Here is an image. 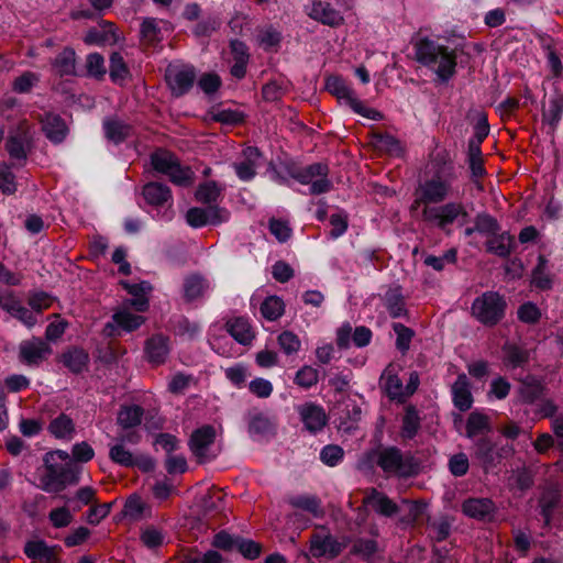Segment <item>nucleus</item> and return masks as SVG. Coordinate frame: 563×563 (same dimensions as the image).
I'll return each mask as SVG.
<instances>
[{
	"instance_id": "f257e3e1",
	"label": "nucleus",
	"mask_w": 563,
	"mask_h": 563,
	"mask_svg": "<svg viewBox=\"0 0 563 563\" xmlns=\"http://www.w3.org/2000/svg\"><path fill=\"white\" fill-rule=\"evenodd\" d=\"M456 178L454 166L443 165L431 177L424 179L417 189L415 203L424 205L422 219L443 231L455 221L461 220V224H463L468 217L465 207L461 202L429 206L431 203H441L453 197L455 195L454 184Z\"/></svg>"
},
{
	"instance_id": "f03ea898",
	"label": "nucleus",
	"mask_w": 563,
	"mask_h": 563,
	"mask_svg": "<svg viewBox=\"0 0 563 563\" xmlns=\"http://www.w3.org/2000/svg\"><path fill=\"white\" fill-rule=\"evenodd\" d=\"M416 60L432 70L439 81L448 82L456 74V52L429 37H421L413 44Z\"/></svg>"
},
{
	"instance_id": "7ed1b4c3",
	"label": "nucleus",
	"mask_w": 563,
	"mask_h": 563,
	"mask_svg": "<svg viewBox=\"0 0 563 563\" xmlns=\"http://www.w3.org/2000/svg\"><path fill=\"white\" fill-rule=\"evenodd\" d=\"M52 456V454L44 456L45 472L38 478V488L48 494H58L67 486L79 482L81 467L75 462L53 463Z\"/></svg>"
},
{
	"instance_id": "20e7f679",
	"label": "nucleus",
	"mask_w": 563,
	"mask_h": 563,
	"mask_svg": "<svg viewBox=\"0 0 563 563\" xmlns=\"http://www.w3.org/2000/svg\"><path fill=\"white\" fill-rule=\"evenodd\" d=\"M369 460L387 476L407 478L417 473V464L410 453L397 446H380L369 453Z\"/></svg>"
},
{
	"instance_id": "39448f33",
	"label": "nucleus",
	"mask_w": 563,
	"mask_h": 563,
	"mask_svg": "<svg viewBox=\"0 0 563 563\" xmlns=\"http://www.w3.org/2000/svg\"><path fill=\"white\" fill-rule=\"evenodd\" d=\"M507 302L496 291H486L475 298L471 310L472 316L486 327L496 325L505 317Z\"/></svg>"
},
{
	"instance_id": "423d86ee",
	"label": "nucleus",
	"mask_w": 563,
	"mask_h": 563,
	"mask_svg": "<svg viewBox=\"0 0 563 563\" xmlns=\"http://www.w3.org/2000/svg\"><path fill=\"white\" fill-rule=\"evenodd\" d=\"M151 165L155 172L168 176L175 185L189 186L192 181L190 168L180 166L178 158L167 150L158 148L153 152Z\"/></svg>"
},
{
	"instance_id": "0eeeda50",
	"label": "nucleus",
	"mask_w": 563,
	"mask_h": 563,
	"mask_svg": "<svg viewBox=\"0 0 563 563\" xmlns=\"http://www.w3.org/2000/svg\"><path fill=\"white\" fill-rule=\"evenodd\" d=\"M325 88L339 100L344 101L355 113L374 121L382 120L383 114L375 109L366 107L342 78L338 76L327 78Z\"/></svg>"
},
{
	"instance_id": "6e6552de",
	"label": "nucleus",
	"mask_w": 563,
	"mask_h": 563,
	"mask_svg": "<svg viewBox=\"0 0 563 563\" xmlns=\"http://www.w3.org/2000/svg\"><path fill=\"white\" fill-rule=\"evenodd\" d=\"M511 453V448L499 446L488 437H481L474 440L472 445V457L488 473Z\"/></svg>"
},
{
	"instance_id": "1a4fd4ad",
	"label": "nucleus",
	"mask_w": 563,
	"mask_h": 563,
	"mask_svg": "<svg viewBox=\"0 0 563 563\" xmlns=\"http://www.w3.org/2000/svg\"><path fill=\"white\" fill-rule=\"evenodd\" d=\"M329 167L324 163H313L300 167V173L294 175V179L302 185H310V195H321L331 190L332 183L328 178Z\"/></svg>"
},
{
	"instance_id": "9d476101",
	"label": "nucleus",
	"mask_w": 563,
	"mask_h": 563,
	"mask_svg": "<svg viewBox=\"0 0 563 563\" xmlns=\"http://www.w3.org/2000/svg\"><path fill=\"white\" fill-rule=\"evenodd\" d=\"M214 440L216 429L211 424H205L191 433L188 446L199 463H207L216 459L217 454L211 453Z\"/></svg>"
},
{
	"instance_id": "9b49d317",
	"label": "nucleus",
	"mask_w": 563,
	"mask_h": 563,
	"mask_svg": "<svg viewBox=\"0 0 563 563\" xmlns=\"http://www.w3.org/2000/svg\"><path fill=\"white\" fill-rule=\"evenodd\" d=\"M196 76V69L192 65H169L165 71L166 82L176 97H180L190 90Z\"/></svg>"
},
{
	"instance_id": "f8f14e48",
	"label": "nucleus",
	"mask_w": 563,
	"mask_h": 563,
	"mask_svg": "<svg viewBox=\"0 0 563 563\" xmlns=\"http://www.w3.org/2000/svg\"><path fill=\"white\" fill-rule=\"evenodd\" d=\"M230 219V212L219 206L207 208L192 207L186 212V222L191 228H201L207 224L219 225Z\"/></svg>"
},
{
	"instance_id": "ddd939ff",
	"label": "nucleus",
	"mask_w": 563,
	"mask_h": 563,
	"mask_svg": "<svg viewBox=\"0 0 563 563\" xmlns=\"http://www.w3.org/2000/svg\"><path fill=\"white\" fill-rule=\"evenodd\" d=\"M143 197L146 202L154 207H163L168 203V208L163 212H157V217L166 222H169L174 218V210L172 207V191L167 185L161 183H148L143 187Z\"/></svg>"
},
{
	"instance_id": "4468645a",
	"label": "nucleus",
	"mask_w": 563,
	"mask_h": 563,
	"mask_svg": "<svg viewBox=\"0 0 563 563\" xmlns=\"http://www.w3.org/2000/svg\"><path fill=\"white\" fill-rule=\"evenodd\" d=\"M286 503L296 510L290 517L294 521H298L302 518L301 512H305L312 518H322L324 516L322 501L317 495L292 494L287 496Z\"/></svg>"
},
{
	"instance_id": "2eb2a0df",
	"label": "nucleus",
	"mask_w": 563,
	"mask_h": 563,
	"mask_svg": "<svg viewBox=\"0 0 563 563\" xmlns=\"http://www.w3.org/2000/svg\"><path fill=\"white\" fill-rule=\"evenodd\" d=\"M51 345L41 338L24 340L19 345V360L27 366H40L52 354Z\"/></svg>"
},
{
	"instance_id": "dca6fc26",
	"label": "nucleus",
	"mask_w": 563,
	"mask_h": 563,
	"mask_svg": "<svg viewBox=\"0 0 563 563\" xmlns=\"http://www.w3.org/2000/svg\"><path fill=\"white\" fill-rule=\"evenodd\" d=\"M263 161L262 153L257 147L249 146L243 150L239 161L232 164V167L242 181H251L257 174Z\"/></svg>"
},
{
	"instance_id": "f3484780",
	"label": "nucleus",
	"mask_w": 563,
	"mask_h": 563,
	"mask_svg": "<svg viewBox=\"0 0 563 563\" xmlns=\"http://www.w3.org/2000/svg\"><path fill=\"white\" fill-rule=\"evenodd\" d=\"M297 412L306 429L311 433L321 431L328 422L324 409L311 401L298 406Z\"/></svg>"
},
{
	"instance_id": "a211bd4d",
	"label": "nucleus",
	"mask_w": 563,
	"mask_h": 563,
	"mask_svg": "<svg viewBox=\"0 0 563 563\" xmlns=\"http://www.w3.org/2000/svg\"><path fill=\"white\" fill-rule=\"evenodd\" d=\"M31 143L32 135L30 130L25 126H19L9 135L5 142V150L11 158L24 161L26 159Z\"/></svg>"
},
{
	"instance_id": "6ab92c4d",
	"label": "nucleus",
	"mask_w": 563,
	"mask_h": 563,
	"mask_svg": "<svg viewBox=\"0 0 563 563\" xmlns=\"http://www.w3.org/2000/svg\"><path fill=\"white\" fill-rule=\"evenodd\" d=\"M308 15L329 26H339L344 19L340 11L335 10L331 3L324 1H313L307 11Z\"/></svg>"
},
{
	"instance_id": "aec40b11",
	"label": "nucleus",
	"mask_w": 563,
	"mask_h": 563,
	"mask_svg": "<svg viewBox=\"0 0 563 563\" xmlns=\"http://www.w3.org/2000/svg\"><path fill=\"white\" fill-rule=\"evenodd\" d=\"M462 511L470 518L489 521L496 512V506L489 498H468L463 501Z\"/></svg>"
},
{
	"instance_id": "412c9836",
	"label": "nucleus",
	"mask_w": 563,
	"mask_h": 563,
	"mask_svg": "<svg viewBox=\"0 0 563 563\" xmlns=\"http://www.w3.org/2000/svg\"><path fill=\"white\" fill-rule=\"evenodd\" d=\"M364 504L369 506L375 512L384 517H393L399 512V507L386 494L371 488L364 497Z\"/></svg>"
},
{
	"instance_id": "4be33fe9",
	"label": "nucleus",
	"mask_w": 563,
	"mask_h": 563,
	"mask_svg": "<svg viewBox=\"0 0 563 563\" xmlns=\"http://www.w3.org/2000/svg\"><path fill=\"white\" fill-rule=\"evenodd\" d=\"M104 136L108 141L120 144L133 134V126L119 117H108L102 122Z\"/></svg>"
},
{
	"instance_id": "5701e85b",
	"label": "nucleus",
	"mask_w": 563,
	"mask_h": 563,
	"mask_svg": "<svg viewBox=\"0 0 563 563\" xmlns=\"http://www.w3.org/2000/svg\"><path fill=\"white\" fill-rule=\"evenodd\" d=\"M41 123L45 136L51 142L59 144L65 140L68 129L65 121L58 114L45 113L44 117L41 118Z\"/></svg>"
},
{
	"instance_id": "b1692460",
	"label": "nucleus",
	"mask_w": 563,
	"mask_h": 563,
	"mask_svg": "<svg viewBox=\"0 0 563 563\" xmlns=\"http://www.w3.org/2000/svg\"><path fill=\"white\" fill-rule=\"evenodd\" d=\"M452 400L454 406L466 411L473 405V396L471 393L470 382L465 374H460L451 387Z\"/></svg>"
},
{
	"instance_id": "393cba45",
	"label": "nucleus",
	"mask_w": 563,
	"mask_h": 563,
	"mask_svg": "<svg viewBox=\"0 0 563 563\" xmlns=\"http://www.w3.org/2000/svg\"><path fill=\"white\" fill-rule=\"evenodd\" d=\"M145 353L152 364H163L169 354L168 338L162 334L153 335L146 341Z\"/></svg>"
},
{
	"instance_id": "a878e982",
	"label": "nucleus",
	"mask_w": 563,
	"mask_h": 563,
	"mask_svg": "<svg viewBox=\"0 0 563 563\" xmlns=\"http://www.w3.org/2000/svg\"><path fill=\"white\" fill-rule=\"evenodd\" d=\"M89 45L114 44L118 41L113 23L103 21L99 26L91 27L84 38Z\"/></svg>"
},
{
	"instance_id": "bb28decb",
	"label": "nucleus",
	"mask_w": 563,
	"mask_h": 563,
	"mask_svg": "<svg viewBox=\"0 0 563 563\" xmlns=\"http://www.w3.org/2000/svg\"><path fill=\"white\" fill-rule=\"evenodd\" d=\"M247 431L252 438L262 439L273 434L275 426L263 412L251 411L247 416Z\"/></svg>"
},
{
	"instance_id": "cd10ccee",
	"label": "nucleus",
	"mask_w": 563,
	"mask_h": 563,
	"mask_svg": "<svg viewBox=\"0 0 563 563\" xmlns=\"http://www.w3.org/2000/svg\"><path fill=\"white\" fill-rule=\"evenodd\" d=\"M341 552V544L331 536L313 534L310 540V553L314 558L328 555L336 556Z\"/></svg>"
},
{
	"instance_id": "c85d7f7f",
	"label": "nucleus",
	"mask_w": 563,
	"mask_h": 563,
	"mask_svg": "<svg viewBox=\"0 0 563 563\" xmlns=\"http://www.w3.org/2000/svg\"><path fill=\"white\" fill-rule=\"evenodd\" d=\"M503 362L508 369L522 367L529 362V351L515 343H505L503 346Z\"/></svg>"
},
{
	"instance_id": "c756f323",
	"label": "nucleus",
	"mask_w": 563,
	"mask_h": 563,
	"mask_svg": "<svg viewBox=\"0 0 563 563\" xmlns=\"http://www.w3.org/2000/svg\"><path fill=\"white\" fill-rule=\"evenodd\" d=\"M515 247V239L509 232L495 233L486 242L487 252L499 257H507Z\"/></svg>"
},
{
	"instance_id": "7c9ffc66",
	"label": "nucleus",
	"mask_w": 563,
	"mask_h": 563,
	"mask_svg": "<svg viewBox=\"0 0 563 563\" xmlns=\"http://www.w3.org/2000/svg\"><path fill=\"white\" fill-rule=\"evenodd\" d=\"M228 332L236 342L243 345L250 344L254 339V332L246 318L236 317L227 322Z\"/></svg>"
},
{
	"instance_id": "2f4dec72",
	"label": "nucleus",
	"mask_w": 563,
	"mask_h": 563,
	"mask_svg": "<svg viewBox=\"0 0 563 563\" xmlns=\"http://www.w3.org/2000/svg\"><path fill=\"white\" fill-rule=\"evenodd\" d=\"M209 288V283L200 275H189L184 279L183 291L187 302L202 298Z\"/></svg>"
},
{
	"instance_id": "473e14b6",
	"label": "nucleus",
	"mask_w": 563,
	"mask_h": 563,
	"mask_svg": "<svg viewBox=\"0 0 563 563\" xmlns=\"http://www.w3.org/2000/svg\"><path fill=\"white\" fill-rule=\"evenodd\" d=\"M60 361L71 373L80 374L87 368L89 355L82 349L71 347L62 354Z\"/></svg>"
},
{
	"instance_id": "72a5a7b5",
	"label": "nucleus",
	"mask_w": 563,
	"mask_h": 563,
	"mask_svg": "<svg viewBox=\"0 0 563 563\" xmlns=\"http://www.w3.org/2000/svg\"><path fill=\"white\" fill-rule=\"evenodd\" d=\"M544 391V386L534 376L528 375L521 379V385L518 389L520 400L525 404H534L540 400Z\"/></svg>"
},
{
	"instance_id": "f704fd0d",
	"label": "nucleus",
	"mask_w": 563,
	"mask_h": 563,
	"mask_svg": "<svg viewBox=\"0 0 563 563\" xmlns=\"http://www.w3.org/2000/svg\"><path fill=\"white\" fill-rule=\"evenodd\" d=\"M47 430L56 439L70 440L75 434V423L66 413H59L49 422Z\"/></svg>"
},
{
	"instance_id": "c9c22d12",
	"label": "nucleus",
	"mask_w": 563,
	"mask_h": 563,
	"mask_svg": "<svg viewBox=\"0 0 563 563\" xmlns=\"http://www.w3.org/2000/svg\"><path fill=\"white\" fill-rule=\"evenodd\" d=\"M144 410L139 405L122 406L118 412L117 423L123 429H133L141 424Z\"/></svg>"
},
{
	"instance_id": "e433bc0d",
	"label": "nucleus",
	"mask_w": 563,
	"mask_h": 563,
	"mask_svg": "<svg viewBox=\"0 0 563 563\" xmlns=\"http://www.w3.org/2000/svg\"><path fill=\"white\" fill-rule=\"evenodd\" d=\"M53 70L59 76L74 75L76 69V53L71 47H65L52 62Z\"/></svg>"
},
{
	"instance_id": "4c0bfd02",
	"label": "nucleus",
	"mask_w": 563,
	"mask_h": 563,
	"mask_svg": "<svg viewBox=\"0 0 563 563\" xmlns=\"http://www.w3.org/2000/svg\"><path fill=\"white\" fill-rule=\"evenodd\" d=\"M560 499V494L556 488H545L539 499L540 514L543 518L544 526H549L552 519L553 510Z\"/></svg>"
},
{
	"instance_id": "58836bf2",
	"label": "nucleus",
	"mask_w": 563,
	"mask_h": 563,
	"mask_svg": "<svg viewBox=\"0 0 563 563\" xmlns=\"http://www.w3.org/2000/svg\"><path fill=\"white\" fill-rule=\"evenodd\" d=\"M489 418L481 412L474 411L471 412L466 420V437L468 439H474L479 435L490 431Z\"/></svg>"
},
{
	"instance_id": "ea45409f",
	"label": "nucleus",
	"mask_w": 563,
	"mask_h": 563,
	"mask_svg": "<svg viewBox=\"0 0 563 563\" xmlns=\"http://www.w3.org/2000/svg\"><path fill=\"white\" fill-rule=\"evenodd\" d=\"M384 305L391 318L407 316L405 299L399 289H389L384 297Z\"/></svg>"
},
{
	"instance_id": "a19ab883",
	"label": "nucleus",
	"mask_w": 563,
	"mask_h": 563,
	"mask_svg": "<svg viewBox=\"0 0 563 563\" xmlns=\"http://www.w3.org/2000/svg\"><path fill=\"white\" fill-rule=\"evenodd\" d=\"M109 459L113 463L124 467H132L139 464V457L135 456L125 445H122V443H118L117 441L114 444L110 445Z\"/></svg>"
},
{
	"instance_id": "79ce46f5",
	"label": "nucleus",
	"mask_w": 563,
	"mask_h": 563,
	"mask_svg": "<svg viewBox=\"0 0 563 563\" xmlns=\"http://www.w3.org/2000/svg\"><path fill=\"white\" fill-rule=\"evenodd\" d=\"M260 311L266 320L276 321L284 314L285 303L278 296H269L262 302Z\"/></svg>"
},
{
	"instance_id": "37998d69",
	"label": "nucleus",
	"mask_w": 563,
	"mask_h": 563,
	"mask_svg": "<svg viewBox=\"0 0 563 563\" xmlns=\"http://www.w3.org/2000/svg\"><path fill=\"white\" fill-rule=\"evenodd\" d=\"M109 75L114 84H122L130 77V70L120 53L111 54Z\"/></svg>"
},
{
	"instance_id": "c03bdc74",
	"label": "nucleus",
	"mask_w": 563,
	"mask_h": 563,
	"mask_svg": "<svg viewBox=\"0 0 563 563\" xmlns=\"http://www.w3.org/2000/svg\"><path fill=\"white\" fill-rule=\"evenodd\" d=\"M563 113V97L555 96L550 99L549 106L543 110L542 119L553 130L559 124Z\"/></svg>"
},
{
	"instance_id": "a18cd8bd",
	"label": "nucleus",
	"mask_w": 563,
	"mask_h": 563,
	"mask_svg": "<svg viewBox=\"0 0 563 563\" xmlns=\"http://www.w3.org/2000/svg\"><path fill=\"white\" fill-rule=\"evenodd\" d=\"M420 428V417L417 409L412 406L406 408L402 418L401 435L405 439H412Z\"/></svg>"
},
{
	"instance_id": "49530a36",
	"label": "nucleus",
	"mask_w": 563,
	"mask_h": 563,
	"mask_svg": "<svg viewBox=\"0 0 563 563\" xmlns=\"http://www.w3.org/2000/svg\"><path fill=\"white\" fill-rule=\"evenodd\" d=\"M319 382V371L312 366L305 365L295 375L294 383L301 388L309 389Z\"/></svg>"
},
{
	"instance_id": "de8ad7c7",
	"label": "nucleus",
	"mask_w": 563,
	"mask_h": 563,
	"mask_svg": "<svg viewBox=\"0 0 563 563\" xmlns=\"http://www.w3.org/2000/svg\"><path fill=\"white\" fill-rule=\"evenodd\" d=\"M393 330L396 333V347L405 354L410 349V343L415 336V331L402 323H393Z\"/></svg>"
},
{
	"instance_id": "09e8293b",
	"label": "nucleus",
	"mask_w": 563,
	"mask_h": 563,
	"mask_svg": "<svg viewBox=\"0 0 563 563\" xmlns=\"http://www.w3.org/2000/svg\"><path fill=\"white\" fill-rule=\"evenodd\" d=\"M474 230L484 235H493L499 232L500 227L498 221L488 213H478L475 217Z\"/></svg>"
},
{
	"instance_id": "8fccbe9b",
	"label": "nucleus",
	"mask_w": 563,
	"mask_h": 563,
	"mask_svg": "<svg viewBox=\"0 0 563 563\" xmlns=\"http://www.w3.org/2000/svg\"><path fill=\"white\" fill-rule=\"evenodd\" d=\"M220 192L221 189L216 181H208L198 187L196 191V199L201 203L212 206L211 203L218 200Z\"/></svg>"
},
{
	"instance_id": "3c124183",
	"label": "nucleus",
	"mask_w": 563,
	"mask_h": 563,
	"mask_svg": "<svg viewBox=\"0 0 563 563\" xmlns=\"http://www.w3.org/2000/svg\"><path fill=\"white\" fill-rule=\"evenodd\" d=\"M112 319L118 327L129 332L137 329L144 322L142 316L133 314L129 311L115 312Z\"/></svg>"
},
{
	"instance_id": "603ef678",
	"label": "nucleus",
	"mask_w": 563,
	"mask_h": 563,
	"mask_svg": "<svg viewBox=\"0 0 563 563\" xmlns=\"http://www.w3.org/2000/svg\"><path fill=\"white\" fill-rule=\"evenodd\" d=\"M209 114L212 121L223 124H239L244 121V114L232 109H213Z\"/></svg>"
},
{
	"instance_id": "864d4df0",
	"label": "nucleus",
	"mask_w": 563,
	"mask_h": 563,
	"mask_svg": "<svg viewBox=\"0 0 563 563\" xmlns=\"http://www.w3.org/2000/svg\"><path fill=\"white\" fill-rule=\"evenodd\" d=\"M548 261L543 255H539L538 264L532 271V284L539 289H549L551 280L547 274Z\"/></svg>"
},
{
	"instance_id": "5fc2aeb1",
	"label": "nucleus",
	"mask_w": 563,
	"mask_h": 563,
	"mask_svg": "<svg viewBox=\"0 0 563 563\" xmlns=\"http://www.w3.org/2000/svg\"><path fill=\"white\" fill-rule=\"evenodd\" d=\"M55 545H48L44 540H30L24 545V554L32 560L41 561Z\"/></svg>"
},
{
	"instance_id": "6e6d98bb",
	"label": "nucleus",
	"mask_w": 563,
	"mask_h": 563,
	"mask_svg": "<svg viewBox=\"0 0 563 563\" xmlns=\"http://www.w3.org/2000/svg\"><path fill=\"white\" fill-rule=\"evenodd\" d=\"M277 341L280 350L287 355L296 354L301 347L300 339L291 331L282 332Z\"/></svg>"
},
{
	"instance_id": "4d7b16f0",
	"label": "nucleus",
	"mask_w": 563,
	"mask_h": 563,
	"mask_svg": "<svg viewBox=\"0 0 563 563\" xmlns=\"http://www.w3.org/2000/svg\"><path fill=\"white\" fill-rule=\"evenodd\" d=\"M428 527L430 537L438 542L445 540L451 532V522L445 517L430 521Z\"/></svg>"
},
{
	"instance_id": "13d9d810",
	"label": "nucleus",
	"mask_w": 563,
	"mask_h": 563,
	"mask_svg": "<svg viewBox=\"0 0 563 563\" xmlns=\"http://www.w3.org/2000/svg\"><path fill=\"white\" fill-rule=\"evenodd\" d=\"M456 258H457L456 250L450 249L441 256H434V255L426 256L423 263L427 266L432 267L434 271L441 272L444 268L445 264H453L456 262Z\"/></svg>"
},
{
	"instance_id": "bf43d9fd",
	"label": "nucleus",
	"mask_w": 563,
	"mask_h": 563,
	"mask_svg": "<svg viewBox=\"0 0 563 563\" xmlns=\"http://www.w3.org/2000/svg\"><path fill=\"white\" fill-rule=\"evenodd\" d=\"M343 457V449L335 444L325 445L320 452L321 462L330 467L336 466L342 462Z\"/></svg>"
},
{
	"instance_id": "052dcab7",
	"label": "nucleus",
	"mask_w": 563,
	"mask_h": 563,
	"mask_svg": "<svg viewBox=\"0 0 563 563\" xmlns=\"http://www.w3.org/2000/svg\"><path fill=\"white\" fill-rule=\"evenodd\" d=\"M40 81L37 74L25 71L12 82V88L18 93H26Z\"/></svg>"
},
{
	"instance_id": "680f3d73",
	"label": "nucleus",
	"mask_w": 563,
	"mask_h": 563,
	"mask_svg": "<svg viewBox=\"0 0 563 563\" xmlns=\"http://www.w3.org/2000/svg\"><path fill=\"white\" fill-rule=\"evenodd\" d=\"M86 68L89 76L101 78L106 75L104 58L99 53H91L87 56Z\"/></svg>"
},
{
	"instance_id": "e2e57ef3",
	"label": "nucleus",
	"mask_w": 563,
	"mask_h": 563,
	"mask_svg": "<svg viewBox=\"0 0 563 563\" xmlns=\"http://www.w3.org/2000/svg\"><path fill=\"white\" fill-rule=\"evenodd\" d=\"M239 552L247 560H254L260 556L262 548L260 543L239 537L236 548Z\"/></svg>"
},
{
	"instance_id": "0e129e2a",
	"label": "nucleus",
	"mask_w": 563,
	"mask_h": 563,
	"mask_svg": "<svg viewBox=\"0 0 563 563\" xmlns=\"http://www.w3.org/2000/svg\"><path fill=\"white\" fill-rule=\"evenodd\" d=\"M468 467L470 463L465 453L454 454L449 460V470L456 477L464 476L467 473Z\"/></svg>"
},
{
	"instance_id": "69168bd1",
	"label": "nucleus",
	"mask_w": 563,
	"mask_h": 563,
	"mask_svg": "<svg viewBox=\"0 0 563 563\" xmlns=\"http://www.w3.org/2000/svg\"><path fill=\"white\" fill-rule=\"evenodd\" d=\"M250 391L258 398H268L273 393V384L265 378L257 377L250 382Z\"/></svg>"
},
{
	"instance_id": "338daca9",
	"label": "nucleus",
	"mask_w": 563,
	"mask_h": 563,
	"mask_svg": "<svg viewBox=\"0 0 563 563\" xmlns=\"http://www.w3.org/2000/svg\"><path fill=\"white\" fill-rule=\"evenodd\" d=\"M220 26V20L216 16H208L196 24L192 32L196 36H210Z\"/></svg>"
},
{
	"instance_id": "774afa93",
	"label": "nucleus",
	"mask_w": 563,
	"mask_h": 563,
	"mask_svg": "<svg viewBox=\"0 0 563 563\" xmlns=\"http://www.w3.org/2000/svg\"><path fill=\"white\" fill-rule=\"evenodd\" d=\"M225 377L236 387H242L247 377V368L243 364H236L224 371Z\"/></svg>"
}]
</instances>
